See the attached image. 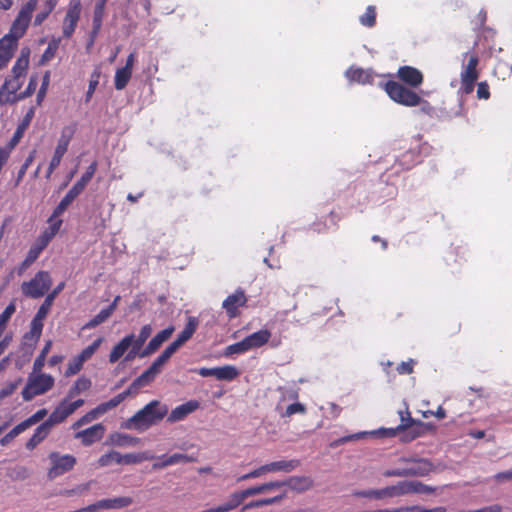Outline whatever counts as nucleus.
Masks as SVG:
<instances>
[{"mask_svg": "<svg viewBox=\"0 0 512 512\" xmlns=\"http://www.w3.org/2000/svg\"><path fill=\"white\" fill-rule=\"evenodd\" d=\"M168 406L158 400H153L145 405L123 424L126 429L145 431L158 424L168 415Z\"/></svg>", "mask_w": 512, "mask_h": 512, "instance_id": "nucleus-1", "label": "nucleus"}, {"mask_svg": "<svg viewBox=\"0 0 512 512\" xmlns=\"http://www.w3.org/2000/svg\"><path fill=\"white\" fill-rule=\"evenodd\" d=\"M54 385V378L48 374H30L26 386L22 390L25 401L32 400L35 396L49 391Z\"/></svg>", "mask_w": 512, "mask_h": 512, "instance_id": "nucleus-2", "label": "nucleus"}, {"mask_svg": "<svg viewBox=\"0 0 512 512\" xmlns=\"http://www.w3.org/2000/svg\"><path fill=\"white\" fill-rule=\"evenodd\" d=\"M52 280L47 271H39L33 279L21 285L22 293L31 298L42 297L51 287Z\"/></svg>", "mask_w": 512, "mask_h": 512, "instance_id": "nucleus-3", "label": "nucleus"}, {"mask_svg": "<svg viewBox=\"0 0 512 512\" xmlns=\"http://www.w3.org/2000/svg\"><path fill=\"white\" fill-rule=\"evenodd\" d=\"M386 92L392 100L405 106H417L421 102L418 94L394 81L386 84Z\"/></svg>", "mask_w": 512, "mask_h": 512, "instance_id": "nucleus-4", "label": "nucleus"}, {"mask_svg": "<svg viewBox=\"0 0 512 512\" xmlns=\"http://www.w3.org/2000/svg\"><path fill=\"white\" fill-rule=\"evenodd\" d=\"M433 464L427 459H418L417 464L408 468L390 469L383 472L385 477H423L433 471Z\"/></svg>", "mask_w": 512, "mask_h": 512, "instance_id": "nucleus-5", "label": "nucleus"}, {"mask_svg": "<svg viewBox=\"0 0 512 512\" xmlns=\"http://www.w3.org/2000/svg\"><path fill=\"white\" fill-rule=\"evenodd\" d=\"M48 458L51 462V467L47 473L50 480L72 470L76 464V458L70 454L62 455L59 452H51Z\"/></svg>", "mask_w": 512, "mask_h": 512, "instance_id": "nucleus-6", "label": "nucleus"}, {"mask_svg": "<svg viewBox=\"0 0 512 512\" xmlns=\"http://www.w3.org/2000/svg\"><path fill=\"white\" fill-rule=\"evenodd\" d=\"M37 7V0H29L19 11L14 20L9 35L20 39L26 32L31 21L32 13Z\"/></svg>", "mask_w": 512, "mask_h": 512, "instance_id": "nucleus-7", "label": "nucleus"}, {"mask_svg": "<svg viewBox=\"0 0 512 512\" xmlns=\"http://www.w3.org/2000/svg\"><path fill=\"white\" fill-rule=\"evenodd\" d=\"M72 135H73L72 129H70V128L63 129V131L61 133V137H60L58 144L55 148L54 155L50 161V164H49V167H48V170L46 173L47 179L50 178L53 171L59 166L63 155L66 153V151L68 149V145H69L70 139L72 138Z\"/></svg>", "mask_w": 512, "mask_h": 512, "instance_id": "nucleus-8", "label": "nucleus"}, {"mask_svg": "<svg viewBox=\"0 0 512 512\" xmlns=\"http://www.w3.org/2000/svg\"><path fill=\"white\" fill-rule=\"evenodd\" d=\"M81 13V3L79 0H71L69 4V8L67 10L64 22H63V35L66 38H70L75 28L77 26V22L80 18Z\"/></svg>", "mask_w": 512, "mask_h": 512, "instance_id": "nucleus-9", "label": "nucleus"}, {"mask_svg": "<svg viewBox=\"0 0 512 512\" xmlns=\"http://www.w3.org/2000/svg\"><path fill=\"white\" fill-rule=\"evenodd\" d=\"M357 496L375 500L400 497L399 482L381 489H368L356 493Z\"/></svg>", "mask_w": 512, "mask_h": 512, "instance_id": "nucleus-10", "label": "nucleus"}, {"mask_svg": "<svg viewBox=\"0 0 512 512\" xmlns=\"http://www.w3.org/2000/svg\"><path fill=\"white\" fill-rule=\"evenodd\" d=\"M133 503V499L127 496L115 497L110 499H101L91 505L92 512H98L100 510H114L122 509L130 506Z\"/></svg>", "mask_w": 512, "mask_h": 512, "instance_id": "nucleus-11", "label": "nucleus"}, {"mask_svg": "<svg viewBox=\"0 0 512 512\" xmlns=\"http://www.w3.org/2000/svg\"><path fill=\"white\" fill-rule=\"evenodd\" d=\"M105 426L101 423L95 424L85 430L78 431L74 437L80 439L84 446H90L100 441L105 434Z\"/></svg>", "mask_w": 512, "mask_h": 512, "instance_id": "nucleus-12", "label": "nucleus"}, {"mask_svg": "<svg viewBox=\"0 0 512 512\" xmlns=\"http://www.w3.org/2000/svg\"><path fill=\"white\" fill-rule=\"evenodd\" d=\"M198 374L202 377L214 376L218 380L230 381L238 376V371L234 366L226 365L215 368H200Z\"/></svg>", "mask_w": 512, "mask_h": 512, "instance_id": "nucleus-13", "label": "nucleus"}, {"mask_svg": "<svg viewBox=\"0 0 512 512\" xmlns=\"http://www.w3.org/2000/svg\"><path fill=\"white\" fill-rule=\"evenodd\" d=\"M174 332V327L169 326L168 328L158 332L147 344V346L140 352L139 357L144 358L155 351H157L160 346L167 341Z\"/></svg>", "mask_w": 512, "mask_h": 512, "instance_id": "nucleus-14", "label": "nucleus"}, {"mask_svg": "<svg viewBox=\"0 0 512 512\" xmlns=\"http://www.w3.org/2000/svg\"><path fill=\"white\" fill-rule=\"evenodd\" d=\"M400 496L408 494H431L436 491V488L428 486L420 481H399Z\"/></svg>", "mask_w": 512, "mask_h": 512, "instance_id": "nucleus-15", "label": "nucleus"}, {"mask_svg": "<svg viewBox=\"0 0 512 512\" xmlns=\"http://www.w3.org/2000/svg\"><path fill=\"white\" fill-rule=\"evenodd\" d=\"M200 407L197 400H190L182 405L174 408L167 416V422L176 423L185 419L189 414L193 413Z\"/></svg>", "mask_w": 512, "mask_h": 512, "instance_id": "nucleus-16", "label": "nucleus"}, {"mask_svg": "<svg viewBox=\"0 0 512 512\" xmlns=\"http://www.w3.org/2000/svg\"><path fill=\"white\" fill-rule=\"evenodd\" d=\"M70 399L67 397L63 399L57 407L52 411L47 421L53 427L56 424L64 422L70 415L74 413L73 407H71Z\"/></svg>", "mask_w": 512, "mask_h": 512, "instance_id": "nucleus-17", "label": "nucleus"}, {"mask_svg": "<svg viewBox=\"0 0 512 512\" xmlns=\"http://www.w3.org/2000/svg\"><path fill=\"white\" fill-rule=\"evenodd\" d=\"M18 39L7 34L0 39V66L6 67L17 47Z\"/></svg>", "mask_w": 512, "mask_h": 512, "instance_id": "nucleus-18", "label": "nucleus"}, {"mask_svg": "<svg viewBox=\"0 0 512 512\" xmlns=\"http://www.w3.org/2000/svg\"><path fill=\"white\" fill-rule=\"evenodd\" d=\"M399 416H400L401 423L398 427L391 428V429H380L378 431L371 432V434H379V435L385 436V437H393L399 432V430L409 428L410 426H412L414 423H416L418 421V420L413 419L410 416V412L407 408L404 411H399Z\"/></svg>", "mask_w": 512, "mask_h": 512, "instance_id": "nucleus-19", "label": "nucleus"}, {"mask_svg": "<svg viewBox=\"0 0 512 512\" xmlns=\"http://www.w3.org/2000/svg\"><path fill=\"white\" fill-rule=\"evenodd\" d=\"M247 298L243 291H237L232 295H229L223 302L222 306L226 310L230 318H234L238 315L237 308L244 306Z\"/></svg>", "mask_w": 512, "mask_h": 512, "instance_id": "nucleus-20", "label": "nucleus"}, {"mask_svg": "<svg viewBox=\"0 0 512 512\" xmlns=\"http://www.w3.org/2000/svg\"><path fill=\"white\" fill-rule=\"evenodd\" d=\"M398 77L413 87L419 86L423 81L421 72L410 66L401 67L398 71Z\"/></svg>", "mask_w": 512, "mask_h": 512, "instance_id": "nucleus-21", "label": "nucleus"}, {"mask_svg": "<svg viewBox=\"0 0 512 512\" xmlns=\"http://www.w3.org/2000/svg\"><path fill=\"white\" fill-rule=\"evenodd\" d=\"M35 114V108L31 107L27 111L26 115L22 119L21 123L18 125L13 137L10 139V148H15L23 137L24 132L29 127L33 117Z\"/></svg>", "mask_w": 512, "mask_h": 512, "instance_id": "nucleus-22", "label": "nucleus"}, {"mask_svg": "<svg viewBox=\"0 0 512 512\" xmlns=\"http://www.w3.org/2000/svg\"><path fill=\"white\" fill-rule=\"evenodd\" d=\"M52 429L51 424L46 420L40 424L35 430L34 434L26 443V448L33 450L38 444H40L50 433Z\"/></svg>", "mask_w": 512, "mask_h": 512, "instance_id": "nucleus-23", "label": "nucleus"}, {"mask_svg": "<svg viewBox=\"0 0 512 512\" xmlns=\"http://www.w3.org/2000/svg\"><path fill=\"white\" fill-rule=\"evenodd\" d=\"M134 342V334L127 335L117 345H115L109 355V362L115 363L124 355L128 348Z\"/></svg>", "mask_w": 512, "mask_h": 512, "instance_id": "nucleus-24", "label": "nucleus"}, {"mask_svg": "<svg viewBox=\"0 0 512 512\" xmlns=\"http://www.w3.org/2000/svg\"><path fill=\"white\" fill-rule=\"evenodd\" d=\"M282 488L288 487L296 491H305L312 487V480L309 477H290L285 481H280Z\"/></svg>", "mask_w": 512, "mask_h": 512, "instance_id": "nucleus-25", "label": "nucleus"}, {"mask_svg": "<svg viewBox=\"0 0 512 512\" xmlns=\"http://www.w3.org/2000/svg\"><path fill=\"white\" fill-rule=\"evenodd\" d=\"M64 286H65L64 282L59 283L54 288V290L46 296L44 302L38 309V317L39 318H45L47 316V314L53 304L54 299L63 290Z\"/></svg>", "mask_w": 512, "mask_h": 512, "instance_id": "nucleus-26", "label": "nucleus"}, {"mask_svg": "<svg viewBox=\"0 0 512 512\" xmlns=\"http://www.w3.org/2000/svg\"><path fill=\"white\" fill-rule=\"evenodd\" d=\"M29 55L30 50L28 48H23L21 50L20 56L18 57L15 65L12 69V75L23 77L26 73V70L29 65Z\"/></svg>", "mask_w": 512, "mask_h": 512, "instance_id": "nucleus-27", "label": "nucleus"}, {"mask_svg": "<svg viewBox=\"0 0 512 512\" xmlns=\"http://www.w3.org/2000/svg\"><path fill=\"white\" fill-rule=\"evenodd\" d=\"M282 489V484H280V481H271L264 484H261L259 486L248 488L244 491V494L246 497L254 496L257 494H263L274 490Z\"/></svg>", "mask_w": 512, "mask_h": 512, "instance_id": "nucleus-28", "label": "nucleus"}, {"mask_svg": "<svg viewBox=\"0 0 512 512\" xmlns=\"http://www.w3.org/2000/svg\"><path fill=\"white\" fill-rule=\"evenodd\" d=\"M269 338L270 332L268 330H260L247 336L244 339L247 343L248 349H252L264 345L266 342H268Z\"/></svg>", "mask_w": 512, "mask_h": 512, "instance_id": "nucleus-29", "label": "nucleus"}, {"mask_svg": "<svg viewBox=\"0 0 512 512\" xmlns=\"http://www.w3.org/2000/svg\"><path fill=\"white\" fill-rule=\"evenodd\" d=\"M110 441L118 447L136 446L140 443V439L128 434L114 433L110 435Z\"/></svg>", "mask_w": 512, "mask_h": 512, "instance_id": "nucleus-30", "label": "nucleus"}, {"mask_svg": "<svg viewBox=\"0 0 512 512\" xmlns=\"http://www.w3.org/2000/svg\"><path fill=\"white\" fill-rule=\"evenodd\" d=\"M300 465V461L297 459L293 460H282V461H276L269 464H266V468H268V471H284V472H291L295 470Z\"/></svg>", "mask_w": 512, "mask_h": 512, "instance_id": "nucleus-31", "label": "nucleus"}, {"mask_svg": "<svg viewBox=\"0 0 512 512\" xmlns=\"http://www.w3.org/2000/svg\"><path fill=\"white\" fill-rule=\"evenodd\" d=\"M155 455L151 454L148 451L140 452V453H128L125 455H122V464L124 465H132V464H138L143 461H150L153 460Z\"/></svg>", "mask_w": 512, "mask_h": 512, "instance_id": "nucleus-32", "label": "nucleus"}, {"mask_svg": "<svg viewBox=\"0 0 512 512\" xmlns=\"http://www.w3.org/2000/svg\"><path fill=\"white\" fill-rule=\"evenodd\" d=\"M167 362L168 360L162 354H160L151 364V366L143 372L144 376L147 377L148 381L152 382L155 377L162 371Z\"/></svg>", "mask_w": 512, "mask_h": 512, "instance_id": "nucleus-33", "label": "nucleus"}, {"mask_svg": "<svg viewBox=\"0 0 512 512\" xmlns=\"http://www.w3.org/2000/svg\"><path fill=\"white\" fill-rule=\"evenodd\" d=\"M167 362L168 360L162 354H160L151 364V366L143 372L144 376L147 377L148 381L152 382L155 377L162 371Z\"/></svg>", "mask_w": 512, "mask_h": 512, "instance_id": "nucleus-34", "label": "nucleus"}, {"mask_svg": "<svg viewBox=\"0 0 512 512\" xmlns=\"http://www.w3.org/2000/svg\"><path fill=\"white\" fill-rule=\"evenodd\" d=\"M76 197L77 196L71 190H69L54 209L52 215L48 219V222L53 221L54 218H58L61 214H63L69 205L76 199Z\"/></svg>", "mask_w": 512, "mask_h": 512, "instance_id": "nucleus-35", "label": "nucleus"}, {"mask_svg": "<svg viewBox=\"0 0 512 512\" xmlns=\"http://www.w3.org/2000/svg\"><path fill=\"white\" fill-rule=\"evenodd\" d=\"M246 498L244 491L235 492L230 495L227 502L219 505L218 507L221 512H228L237 508Z\"/></svg>", "mask_w": 512, "mask_h": 512, "instance_id": "nucleus-36", "label": "nucleus"}, {"mask_svg": "<svg viewBox=\"0 0 512 512\" xmlns=\"http://www.w3.org/2000/svg\"><path fill=\"white\" fill-rule=\"evenodd\" d=\"M18 94L9 87H7L4 83L0 88V106H5L8 104H15L19 101H21L20 98H18Z\"/></svg>", "mask_w": 512, "mask_h": 512, "instance_id": "nucleus-37", "label": "nucleus"}, {"mask_svg": "<svg viewBox=\"0 0 512 512\" xmlns=\"http://www.w3.org/2000/svg\"><path fill=\"white\" fill-rule=\"evenodd\" d=\"M91 387V381L88 378L81 377L79 378L74 385L69 389L67 398L72 399L79 395L80 393L87 391Z\"/></svg>", "mask_w": 512, "mask_h": 512, "instance_id": "nucleus-38", "label": "nucleus"}, {"mask_svg": "<svg viewBox=\"0 0 512 512\" xmlns=\"http://www.w3.org/2000/svg\"><path fill=\"white\" fill-rule=\"evenodd\" d=\"M478 65V57L475 55L470 56L468 63L464 69V71L461 74V79H469V80H477L478 79V72L477 67Z\"/></svg>", "mask_w": 512, "mask_h": 512, "instance_id": "nucleus-39", "label": "nucleus"}, {"mask_svg": "<svg viewBox=\"0 0 512 512\" xmlns=\"http://www.w3.org/2000/svg\"><path fill=\"white\" fill-rule=\"evenodd\" d=\"M285 496H286V492L283 491L279 495H276V496L271 497V498L251 501L250 503L244 505V507L242 508V511L250 509V508L262 507V506H265V505H271V504H274V503H278L281 500H283L285 498Z\"/></svg>", "mask_w": 512, "mask_h": 512, "instance_id": "nucleus-40", "label": "nucleus"}, {"mask_svg": "<svg viewBox=\"0 0 512 512\" xmlns=\"http://www.w3.org/2000/svg\"><path fill=\"white\" fill-rule=\"evenodd\" d=\"M399 432H402L400 439L404 443L411 442L414 439L423 435L422 431L420 430V427L418 425V421L416 423H414L412 426H410L409 428L399 430Z\"/></svg>", "mask_w": 512, "mask_h": 512, "instance_id": "nucleus-41", "label": "nucleus"}, {"mask_svg": "<svg viewBox=\"0 0 512 512\" xmlns=\"http://www.w3.org/2000/svg\"><path fill=\"white\" fill-rule=\"evenodd\" d=\"M105 3L106 0H98V3L95 6L92 30L93 36L96 35L100 30Z\"/></svg>", "mask_w": 512, "mask_h": 512, "instance_id": "nucleus-42", "label": "nucleus"}, {"mask_svg": "<svg viewBox=\"0 0 512 512\" xmlns=\"http://www.w3.org/2000/svg\"><path fill=\"white\" fill-rule=\"evenodd\" d=\"M131 75H132V72L127 69H124V68L118 69L115 74V88L117 90L124 89L126 87V85L128 84V82L131 78Z\"/></svg>", "mask_w": 512, "mask_h": 512, "instance_id": "nucleus-43", "label": "nucleus"}, {"mask_svg": "<svg viewBox=\"0 0 512 512\" xmlns=\"http://www.w3.org/2000/svg\"><path fill=\"white\" fill-rule=\"evenodd\" d=\"M98 463L101 467L109 466L112 463L122 464V455L117 451H110L106 454H103Z\"/></svg>", "mask_w": 512, "mask_h": 512, "instance_id": "nucleus-44", "label": "nucleus"}, {"mask_svg": "<svg viewBox=\"0 0 512 512\" xmlns=\"http://www.w3.org/2000/svg\"><path fill=\"white\" fill-rule=\"evenodd\" d=\"M112 314L105 308L101 310L96 316H94L88 323L83 327L84 329L95 328L98 325L104 323Z\"/></svg>", "mask_w": 512, "mask_h": 512, "instance_id": "nucleus-45", "label": "nucleus"}, {"mask_svg": "<svg viewBox=\"0 0 512 512\" xmlns=\"http://www.w3.org/2000/svg\"><path fill=\"white\" fill-rule=\"evenodd\" d=\"M347 77L352 80L359 83H365L369 79V75L366 71L363 69L357 68V69H349L346 72Z\"/></svg>", "mask_w": 512, "mask_h": 512, "instance_id": "nucleus-46", "label": "nucleus"}, {"mask_svg": "<svg viewBox=\"0 0 512 512\" xmlns=\"http://www.w3.org/2000/svg\"><path fill=\"white\" fill-rule=\"evenodd\" d=\"M26 429L22 426V423L16 425L10 432H8L5 436L0 439V444L2 446L8 445L15 437H17L20 433L24 432Z\"/></svg>", "mask_w": 512, "mask_h": 512, "instance_id": "nucleus-47", "label": "nucleus"}, {"mask_svg": "<svg viewBox=\"0 0 512 512\" xmlns=\"http://www.w3.org/2000/svg\"><path fill=\"white\" fill-rule=\"evenodd\" d=\"M48 411L46 409H40L35 414L27 418L26 420L22 421V426L25 427V429H28L32 425L40 422L42 419H44L47 415Z\"/></svg>", "mask_w": 512, "mask_h": 512, "instance_id": "nucleus-48", "label": "nucleus"}, {"mask_svg": "<svg viewBox=\"0 0 512 512\" xmlns=\"http://www.w3.org/2000/svg\"><path fill=\"white\" fill-rule=\"evenodd\" d=\"M152 333L151 325H144L137 338L134 337L133 344H136V348H141L146 340L150 337Z\"/></svg>", "mask_w": 512, "mask_h": 512, "instance_id": "nucleus-49", "label": "nucleus"}, {"mask_svg": "<svg viewBox=\"0 0 512 512\" xmlns=\"http://www.w3.org/2000/svg\"><path fill=\"white\" fill-rule=\"evenodd\" d=\"M368 434L369 433H367V432H359V433H356V434H352V435L341 437V438L336 439L335 441L331 442L330 443V447L331 448H336V447H338L340 445H343V444H345V443H347L349 441L361 439V438L365 437Z\"/></svg>", "mask_w": 512, "mask_h": 512, "instance_id": "nucleus-50", "label": "nucleus"}, {"mask_svg": "<svg viewBox=\"0 0 512 512\" xmlns=\"http://www.w3.org/2000/svg\"><path fill=\"white\" fill-rule=\"evenodd\" d=\"M49 82H50V72L47 71L43 75L42 84H41V87H40V89H39V91L37 93V97H36L37 105H41L43 99L45 98V95H46V92H47V89H48V86H49Z\"/></svg>", "mask_w": 512, "mask_h": 512, "instance_id": "nucleus-51", "label": "nucleus"}, {"mask_svg": "<svg viewBox=\"0 0 512 512\" xmlns=\"http://www.w3.org/2000/svg\"><path fill=\"white\" fill-rule=\"evenodd\" d=\"M103 341V338L96 339L91 345L86 347L79 355V357L85 362L88 360L100 347L101 343Z\"/></svg>", "mask_w": 512, "mask_h": 512, "instance_id": "nucleus-52", "label": "nucleus"}, {"mask_svg": "<svg viewBox=\"0 0 512 512\" xmlns=\"http://www.w3.org/2000/svg\"><path fill=\"white\" fill-rule=\"evenodd\" d=\"M98 415L95 411V409H92L91 411L87 412L85 415H83L80 419H78L75 423L72 425V429H78L82 427L83 425H86L93 420L97 419Z\"/></svg>", "mask_w": 512, "mask_h": 512, "instance_id": "nucleus-53", "label": "nucleus"}, {"mask_svg": "<svg viewBox=\"0 0 512 512\" xmlns=\"http://www.w3.org/2000/svg\"><path fill=\"white\" fill-rule=\"evenodd\" d=\"M37 84H38L37 76L32 75L30 77L27 88L23 92L18 94V98H20L21 100H24V99L30 97L35 92Z\"/></svg>", "mask_w": 512, "mask_h": 512, "instance_id": "nucleus-54", "label": "nucleus"}, {"mask_svg": "<svg viewBox=\"0 0 512 512\" xmlns=\"http://www.w3.org/2000/svg\"><path fill=\"white\" fill-rule=\"evenodd\" d=\"M248 350L249 349H248L247 343L245 342V339H243L242 341H240L238 343L229 345L225 350V355L229 356L232 354H239V353H243Z\"/></svg>", "mask_w": 512, "mask_h": 512, "instance_id": "nucleus-55", "label": "nucleus"}, {"mask_svg": "<svg viewBox=\"0 0 512 512\" xmlns=\"http://www.w3.org/2000/svg\"><path fill=\"white\" fill-rule=\"evenodd\" d=\"M43 319L44 318H39L38 313H37L31 322L30 335L32 337H35L36 340H38L41 336V332H42V328H43V323H42Z\"/></svg>", "mask_w": 512, "mask_h": 512, "instance_id": "nucleus-56", "label": "nucleus"}, {"mask_svg": "<svg viewBox=\"0 0 512 512\" xmlns=\"http://www.w3.org/2000/svg\"><path fill=\"white\" fill-rule=\"evenodd\" d=\"M360 21L365 26H368V27L374 26L375 21H376L375 8L372 6H369L367 8L366 13L360 18Z\"/></svg>", "mask_w": 512, "mask_h": 512, "instance_id": "nucleus-57", "label": "nucleus"}, {"mask_svg": "<svg viewBox=\"0 0 512 512\" xmlns=\"http://www.w3.org/2000/svg\"><path fill=\"white\" fill-rule=\"evenodd\" d=\"M83 363H84V361L78 356L77 358H75L73 361H71L68 364V367L65 371V375L66 376L75 375L76 373H78L81 370Z\"/></svg>", "mask_w": 512, "mask_h": 512, "instance_id": "nucleus-58", "label": "nucleus"}, {"mask_svg": "<svg viewBox=\"0 0 512 512\" xmlns=\"http://www.w3.org/2000/svg\"><path fill=\"white\" fill-rule=\"evenodd\" d=\"M119 404L117 403V400H115V398L113 397L112 399H110L109 401L107 402H104V403H101L99 404L95 409L98 417L100 415H103L105 414L106 412H108L109 410L117 407Z\"/></svg>", "mask_w": 512, "mask_h": 512, "instance_id": "nucleus-59", "label": "nucleus"}, {"mask_svg": "<svg viewBox=\"0 0 512 512\" xmlns=\"http://www.w3.org/2000/svg\"><path fill=\"white\" fill-rule=\"evenodd\" d=\"M36 157V150H32L29 154V156L26 158L24 164L21 166L20 170L18 171V175H17V181L19 182L23 176L25 175L28 167L32 164V162L34 161Z\"/></svg>", "mask_w": 512, "mask_h": 512, "instance_id": "nucleus-60", "label": "nucleus"}, {"mask_svg": "<svg viewBox=\"0 0 512 512\" xmlns=\"http://www.w3.org/2000/svg\"><path fill=\"white\" fill-rule=\"evenodd\" d=\"M99 77H100V72L98 71H95L92 75H91V79L89 81V87H88V91L86 92V101H89L91 96L93 95L98 83H99Z\"/></svg>", "mask_w": 512, "mask_h": 512, "instance_id": "nucleus-61", "label": "nucleus"}, {"mask_svg": "<svg viewBox=\"0 0 512 512\" xmlns=\"http://www.w3.org/2000/svg\"><path fill=\"white\" fill-rule=\"evenodd\" d=\"M151 382L148 381L147 377L144 376V374L142 373L140 376H138L132 383L131 385L129 386V388L131 390H133V393L136 394L137 391L141 388V387H144V386H147L149 385Z\"/></svg>", "mask_w": 512, "mask_h": 512, "instance_id": "nucleus-62", "label": "nucleus"}, {"mask_svg": "<svg viewBox=\"0 0 512 512\" xmlns=\"http://www.w3.org/2000/svg\"><path fill=\"white\" fill-rule=\"evenodd\" d=\"M4 84L9 87L10 89H12V91L14 92H18V90L21 88L22 86V81H21V77H18V76H15V75H12L11 77H7L4 81Z\"/></svg>", "mask_w": 512, "mask_h": 512, "instance_id": "nucleus-63", "label": "nucleus"}, {"mask_svg": "<svg viewBox=\"0 0 512 512\" xmlns=\"http://www.w3.org/2000/svg\"><path fill=\"white\" fill-rule=\"evenodd\" d=\"M20 382H21V379H18L16 382L9 383L5 387H3L0 390V399L2 400L4 398L10 396L11 394H13L14 391L17 389L18 385L20 384Z\"/></svg>", "mask_w": 512, "mask_h": 512, "instance_id": "nucleus-64", "label": "nucleus"}]
</instances>
